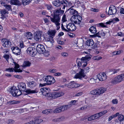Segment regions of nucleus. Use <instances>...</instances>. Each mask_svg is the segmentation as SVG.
<instances>
[{
	"mask_svg": "<svg viewBox=\"0 0 124 124\" xmlns=\"http://www.w3.org/2000/svg\"><path fill=\"white\" fill-rule=\"evenodd\" d=\"M21 90H19H19H18V92H17V93L16 94V96H18L22 94V92H21Z\"/></svg>",
	"mask_w": 124,
	"mask_h": 124,
	"instance_id": "nucleus-52",
	"label": "nucleus"
},
{
	"mask_svg": "<svg viewBox=\"0 0 124 124\" xmlns=\"http://www.w3.org/2000/svg\"><path fill=\"white\" fill-rule=\"evenodd\" d=\"M10 2L14 5H21V3L18 0H11Z\"/></svg>",
	"mask_w": 124,
	"mask_h": 124,
	"instance_id": "nucleus-22",
	"label": "nucleus"
},
{
	"mask_svg": "<svg viewBox=\"0 0 124 124\" xmlns=\"http://www.w3.org/2000/svg\"><path fill=\"white\" fill-rule=\"evenodd\" d=\"M42 32L40 31H38L35 33L34 37L37 41H40L41 40V35Z\"/></svg>",
	"mask_w": 124,
	"mask_h": 124,
	"instance_id": "nucleus-11",
	"label": "nucleus"
},
{
	"mask_svg": "<svg viewBox=\"0 0 124 124\" xmlns=\"http://www.w3.org/2000/svg\"><path fill=\"white\" fill-rule=\"evenodd\" d=\"M5 8L8 11L12 10L11 6L10 5L7 4L6 6H5Z\"/></svg>",
	"mask_w": 124,
	"mask_h": 124,
	"instance_id": "nucleus-39",
	"label": "nucleus"
},
{
	"mask_svg": "<svg viewBox=\"0 0 124 124\" xmlns=\"http://www.w3.org/2000/svg\"><path fill=\"white\" fill-rule=\"evenodd\" d=\"M76 101L75 100L71 101L69 103V104H70L69 105V107H70V105H75L76 102Z\"/></svg>",
	"mask_w": 124,
	"mask_h": 124,
	"instance_id": "nucleus-41",
	"label": "nucleus"
},
{
	"mask_svg": "<svg viewBox=\"0 0 124 124\" xmlns=\"http://www.w3.org/2000/svg\"><path fill=\"white\" fill-rule=\"evenodd\" d=\"M69 3L66 0H62V6H63V8L64 9L66 7H67Z\"/></svg>",
	"mask_w": 124,
	"mask_h": 124,
	"instance_id": "nucleus-35",
	"label": "nucleus"
},
{
	"mask_svg": "<svg viewBox=\"0 0 124 124\" xmlns=\"http://www.w3.org/2000/svg\"><path fill=\"white\" fill-rule=\"evenodd\" d=\"M95 115L96 117L95 118H96V119L102 116L100 112L96 114H95Z\"/></svg>",
	"mask_w": 124,
	"mask_h": 124,
	"instance_id": "nucleus-43",
	"label": "nucleus"
},
{
	"mask_svg": "<svg viewBox=\"0 0 124 124\" xmlns=\"http://www.w3.org/2000/svg\"><path fill=\"white\" fill-rule=\"evenodd\" d=\"M40 81L39 86L42 87L53 84L55 81L53 77L48 75L43 77L42 79L40 80Z\"/></svg>",
	"mask_w": 124,
	"mask_h": 124,
	"instance_id": "nucleus-3",
	"label": "nucleus"
},
{
	"mask_svg": "<svg viewBox=\"0 0 124 124\" xmlns=\"http://www.w3.org/2000/svg\"><path fill=\"white\" fill-rule=\"evenodd\" d=\"M91 10L94 12H98L99 11V10L95 8H91Z\"/></svg>",
	"mask_w": 124,
	"mask_h": 124,
	"instance_id": "nucleus-58",
	"label": "nucleus"
},
{
	"mask_svg": "<svg viewBox=\"0 0 124 124\" xmlns=\"http://www.w3.org/2000/svg\"><path fill=\"white\" fill-rule=\"evenodd\" d=\"M99 24L101 27H105L106 26L105 25H104V24L103 23H100Z\"/></svg>",
	"mask_w": 124,
	"mask_h": 124,
	"instance_id": "nucleus-63",
	"label": "nucleus"
},
{
	"mask_svg": "<svg viewBox=\"0 0 124 124\" xmlns=\"http://www.w3.org/2000/svg\"><path fill=\"white\" fill-rule=\"evenodd\" d=\"M31 63L29 61H24L23 64V67H29L30 66Z\"/></svg>",
	"mask_w": 124,
	"mask_h": 124,
	"instance_id": "nucleus-28",
	"label": "nucleus"
},
{
	"mask_svg": "<svg viewBox=\"0 0 124 124\" xmlns=\"http://www.w3.org/2000/svg\"><path fill=\"white\" fill-rule=\"evenodd\" d=\"M26 35L28 39L31 40L32 38L33 35L32 33L31 32H26Z\"/></svg>",
	"mask_w": 124,
	"mask_h": 124,
	"instance_id": "nucleus-27",
	"label": "nucleus"
},
{
	"mask_svg": "<svg viewBox=\"0 0 124 124\" xmlns=\"http://www.w3.org/2000/svg\"><path fill=\"white\" fill-rule=\"evenodd\" d=\"M91 58L90 54H88L85 57H82L81 59H77V66L79 67L81 66L82 68L85 67L87 64V62Z\"/></svg>",
	"mask_w": 124,
	"mask_h": 124,
	"instance_id": "nucleus-4",
	"label": "nucleus"
},
{
	"mask_svg": "<svg viewBox=\"0 0 124 124\" xmlns=\"http://www.w3.org/2000/svg\"><path fill=\"white\" fill-rule=\"evenodd\" d=\"M69 107V105H66L62 106V111L67 110L68 107Z\"/></svg>",
	"mask_w": 124,
	"mask_h": 124,
	"instance_id": "nucleus-46",
	"label": "nucleus"
},
{
	"mask_svg": "<svg viewBox=\"0 0 124 124\" xmlns=\"http://www.w3.org/2000/svg\"><path fill=\"white\" fill-rule=\"evenodd\" d=\"M83 94L82 92H79L78 93L76 94L75 96H78L81 95Z\"/></svg>",
	"mask_w": 124,
	"mask_h": 124,
	"instance_id": "nucleus-51",
	"label": "nucleus"
},
{
	"mask_svg": "<svg viewBox=\"0 0 124 124\" xmlns=\"http://www.w3.org/2000/svg\"><path fill=\"white\" fill-rule=\"evenodd\" d=\"M74 82L73 81L71 83H69L68 84H65L64 85H62V87H64L65 86H66L68 88H73V83Z\"/></svg>",
	"mask_w": 124,
	"mask_h": 124,
	"instance_id": "nucleus-29",
	"label": "nucleus"
},
{
	"mask_svg": "<svg viewBox=\"0 0 124 124\" xmlns=\"http://www.w3.org/2000/svg\"><path fill=\"white\" fill-rule=\"evenodd\" d=\"M54 75L55 76H59L61 75V73L59 72L55 73H54Z\"/></svg>",
	"mask_w": 124,
	"mask_h": 124,
	"instance_id": "nucleus-61",
	"label": "nucleus"
},
{
	"mask_svg": "<svg viewBox=\"0 0 124 124\" xmlns=\"http://www.w3.org/2000/svg\"><path fill=\"white\" fill-rule=\"evenodd\" d=\"M94 43L92 39L87 40L86 41V44L88 46H92L94 45Z\"/></svg>",
	"mask_w": 124,
	"mask_h": 124,
	"instance_id": "nucleus-19",
	"label": "nucleus"
},
{
	"mask_svg": "<svg viewBox=\"0 0 124 124\" xmlns=\"http://www.w3.org/2000/svg\"><path fill=\"white\" fill-rule=\"evenodd\" d=\"M112 19L113 22H114L115 21V22H118L119 21V19L117 17L115 18Z\"/></svg>",
	"mask_w": 124,
	"mask_h": 124,
	"instance_id": "nucleus-59",
	"label": "nucleus"
},
{
	"mask_svg": "<svg viewBox=\"0 0 124 124\" xmlns=\"http://www.w3.org/2000/svg\"><path fill=\"white\" fill-rule=\"evenodd\" d=\"M28 54L31 56H33L35 52L36 51L35 48L32 47H29L26 50Z\"/></svg>",
	"mask_w": 124,
	"mask_h": 124,
	"instance_id": "nucleus-13",
	"label": "nucleus"
},
{
	"mask_svg": "<svg viewBox=\"0 0 124 124\" xmlns=\"http://www.w3.org/2000/svg\"><path fill=\"white\" fill-rule=\"evenodd\" d=\"M38 91L37 89L34 90H31L30 89H27L24 92L23 94L25 95H27L30 93H37Z\"/></svg>",
	"mask_w": 124,
	"mask_h": 124,
	"instance_id": "nucleus-18",
	"label": "nucleus"
},
{
	"mask_svg": "<svg viewBox=\"0 0 124 124\" xmlns=\"http://www.w3.org/2000/svg\"><path fill=\"white\" fill-rule=\"evenodd\" d=\"M68 56V54L66 53H64L62 54V56L67 57Z\"/></svg>",
	"mask_w": 124,
	"mask_h": 124,
	"instance_id": "nucleus-62",
	"label": "nucleus"
},
{
	"mask_svg": "<svg viewBox=\"0 0 124 124\" xmlns=\"http://www.w3.org/2000/svg\"><path fill=\"white\" fill-rule=\"evenodd\" d=\"M97 77L99 80L101 81H104L107 78V76L105 73H100L97 75Z\"/></svg>",
	"mask_w": 124,
	"mask_h": 124,
	"instance_id": "nucleus-14",
	"label": "nucleus"
},
{
	"mask_svg": "<svg viewBox=\"0 0 124 124\" xmlns=\"http://www.w3.org/2000/svg\"><path fill=\"white\" fill-rule=\"evenodd\" d=\"M102 58L101 57H98L97 56L94 57H93V59L95 60H99Z\"/></svg>",
	"mask_w": 124,
	"mask_h": 124,
	"instance_id": "nucleus-45",
	"label": "nucleus"
},
{
	"mask_svg": "<svg viewBox=\"0 0 124 124\" xmlns=\"http://www.w3.org/2000/svg\"><path fill=\"white\" fill-rule=\"evenodd\" d=\"M18 87L19 90L23 91H24L26 88L25 84L23 82L19 83L18 85Z\"/></svg>",
	"mask_w": 124,
	"mask_h": 124,
	"instance_id": "nucleus-17",
	"label": "nucleus"
},
{
	"mask_svg": "<svg viewBox=\"0 0 124 124\" xmlns=\"http://www.w3.org/2000/svg\"><path fill=\"white\" fill-rule=\"evenodd\" d=\"M80 85L78 84H76L75 83H73V86L74 87H79Z\"/></svg>",
	"mask_w": 124,
	"mask_h": 124,
	"instance_id": "nucleus-48",
	"label": "nucleus"
},
{
	"mask_svg": "<svg viewBox=\"0 0 124 124\" xmlns=\"http://www.w3.org/2000/svg\"><path fill=\"white\" fill-rule=\"evenodd\" d=\"M112 103L113 104H116L118 103V100L116 99H114L112 101Z\"/></svg>",
	"mask_w": 124,
	"mask_h": 124,
	"instance_id": "nucleus-50",
	"label": "nucleus"
},
{
	"mask_svg": "<svg viewBox=\"0 0 124 124\" xmlns=\"http://www.w3.org/2000/svg\"><path fill=\"white\" fill-rule=\"evenodd\" d=\"M45 5L47 9L48 10H50L52 8V6L51 5L46 4Z\"/></svg>",
	"mask_w": 124,
	"mask_h": 124,
	"instance_id": "nucleus-42",
	"label": "nucleus"
},
{
	"mask_svg": "<svg viewBox=\"0 0 124 124\" xmlns=\"http://www.w3.org/2000/svg\"><path fill=\"white\" fill-rule=\"evenodd\" d=\"M120 13L121 14H124V8H120Z\"/></svg>",
	"mask_w": 124,
	"mask_h": 124,
	"instance_id": "nucleus-57",
	"label": "nucleus"
},
{
	"mask_svg": "<svg viewBox=\"0 0 124 124\" xmlns=\"http://www.w3.org/2000/svg\"><path fill=\"white\" fill-rule=\"evenodd\" d=\"M0 13L2 16H4L5 14H8V11L6 9L1 10L0 11Z\"/></svg>",
	"mask_w": 124,
	"mask_h": 124,
	"instance_id": "nucleus-33",
	"label": "nucleus"
},
{
	"mask_svg": "<svg viewBox=\"0 0 124 124\" xmlns=\"http://www.w3.org/2000/svg\"><path fill=\"white\" fill-rule=\"evenodd\" d=\"M106 88L101 87L99 89H96L91 91L90 93L93 95H100L104 93L106 91Z\"/></svg>",
	"mask_w": 124,
	"mask_h": 124,
	"instance_id": "nucleus-7",
	"label": "nucleus"
},
{
	"mask_svg": "<svg viewBox=\"0 0 124 124\" xmlns=\"http://www.w3.org/2000/svg\"><path fill=\"white\" fill-rule=\"evenodd\" d=\"M32 0H22V2L24 5H25L31 2Z\"/></svg>",
	"mask_w": 124,
	"mask_h": 124,
	"instance_id": "nucleus-34",
	"label": "nucleus"
},
{
	"mask_svg": "<svg viewBox=\"0 0 124 124\" xmlns=\"http://www.w3.org/2000/svg\"><path fill=\"white\" fill-rule=\"evenodd\" d=\"M28 86L30 88H32L34 87L36 85V84L34 81L29 82L27 83Z\"/></svg>",
	"mask_w": 124,
	"mask_h": 124,
	"instance_id": "nucleus-23",
	"label": "nucleus"
},
{
	"mask_svg": "<svg viewBox=\"0 0 124 124\" xmlns=\"http://www.w3.org/2000/svg\"><path fill=\"white\" fill-rule=\"evenodd\" d=\"M62 109V107H60L54 110L53 112L54 113H57L61 112Z\"/></svg>",
	"mask_w": 124,
	"mask_h": 124,
	"instance_id": "nucleus-32",
	"label": "nucleus"
},
{
	"mask_svg": "<svg viewBox=\"0 0 124 124\" xmlns=\"http://www.w3.org/2000/svg\"><path fill=\"white\" fill-rule=\"evenodd\" d=\"M53 111L50 109L45 110L42 111V113L44 114H47L49 113H52Z\"/></svg>",
	"mask_w": 124,
	"mask_h": 124,
	"instance_id": "nucleus-30",
	"label": "nucleus"
},
{
	"mask_svg": "<svg viewBox=\"0 0 124 124\" xmlns=\"http://www.w3.org/2000/svg\"><path fill=\"white\" fill-rule=\"evenodd\" d=\"M62 23L65 22L67 21L66 18V15L65 14L64 15L62 16Z\"/></svg>",
	"mask_w": 124,
	"mask_h": 124,
	"instance_id": "nucleus-54",
	"label": "nucleus"
},
{
	"mask_svg": "<svg viewBox=\"0 0 124 124\" xmlns=\"http://www.w3.org/2000/svg\"><path fill=\"white\" fill-rule=\"evenodd\" d=\"M120 51L115 52L113 53V54L114 55L119 54H120Z\"/></svg>",
	"mask_w": 124,
	"mask_h": 124,
	"instance_id": "nucleus-53",
	"label": "nucleus"
},
{
	"mask_svg": "<svg viewBox=\"0 0 124 124\" xmlns=\"http://www.w3.org/2000/svg\"><path fill=\"white\" fill-rule=\"evenodd\" d=\"M62 13V11L61 10V8L59 9H58L55 10L54 12V16L53 18L49 16H47L49 17V19L53 23H54L57 28V30H58L60 28V24L59 22L60 21V16Z\"/></svg>",
	"mask_w": 124,
	"mask_h": 124,
	"instance_id": "nucleus-1",
	"label": "nucleus"
},
{
	"mask_svg": "<svg viewBox=\"0 0 124 124\" xmlns=\"http://www.w3.org/2000/svg\"><path fill=\"white\" fill-rule=\"evenodd\" d=\"M29 124H35V121H32L28 122Z\"/></svg>",
	"mask_w": 124,
	"mask_h": 124,
	"instance_id": "nucleus-64",
	"label": "nucleus"
},
{
	"mask_svg": "<svg viewBox=\"0 0 124 124\" xmlns=\"http://www.w3.org/2000/svg\"><path fill=\"white\" fill-rule=\"evenodd\" d=\"M10 93L12 95L14 96H16V95L17 92H18V90L16 89L14 87L11 88Z\"/></svg>",
	"mask_w": 124,
	"mask_h": 124,
	"instance_id": "nucleus-20",
	"label": "nucleus"
},
{
	"mask_svg": "<svg viewBox=\"0 0 124 124\" xmlns=\"http://www.w3.org/2000/svg\"><path fill=\"white\" fill-rule=\"evenodd\" d=\"M13 63L15 65L14 68L15 69H14L12 68H11L7 69L6 70H20V69H17L19 67V66L18 64L14 61Z\"/></svg>",
	"mask_w": 124,
	"mask_h": 124,
	"instance_id": "nucleus-24",
	"label": "nucleus"
},
{
	"mask_svg": "<svg viewBox=\"0 0 124 124\" xmlns=\"http://www.w3.org/2000/svg\"><path fill=\"white\" fill-rule=\"evenodd\" d=\"M118 119L120 122L123 121L124 120V116L122 115H119L118 116Z\"/></svg>",
	"mask_w": 124,
	"mask_h": 124,
	"instance_id": "nucleus-37",
	"label": "nucleus"
},
{
	"mask_svg": "<svg viewBox=\"0 0 124 124\" xmlns=\"http://www.w3.org/2000/svg\"><path fill=\"white\" fill-rule=\"evenodd\" d=\"M69 10H70V13L71 15H72L73 16H77L78 13L76 10L71 8L69 9Z\"/></svg>",
	"mask_w": 124,
	"mask_h": 124,
	"instance_id": "nucleus-21",
	"label": "nucleus"
},
{
	"mask_svg": "<svg viewBox=\"0 0 124 124\" xmlns=\"http://www.w3.org/2000/svg\"><path fill=\"white\" fill-rule=\"evenodd\" d=\"M89 31L92 33L95 34L96 32V30L95 27L92 26L89 29Z\"/></svg>",
	"mask_w": 124,
	"mask_h": 124,
	"instance_id": "nucleus-31",
	"label": "nucleus"
},
{
	"mask_svg": "<svg viewBox=\"0 0 124 124\" xmlns=\"http://www.w3.org/2000/svg\"><path fill=\"white\" fill-rule=\"evenodd\" d=\"M123 80H124V73L117 76L111 80V83L113 84H116Z\"/></svg>",
	"mask_w": 124,
	"mask_h": 124,
	"instance_id": "nucleus-6",
	"label": "nucleus"
},
{
	"mask_svg": "<svg viewBox=\"0 0 124 124\" xmlns=\"http://www.w3.org/2000/svg\"><path fill=\"white\" fill-rule=\"evenodd\" d=\"M0 4L4 6V7H5V6H6L7 4L5 2L3 1H1L0 2Z\"/></svg>",
	"mask_w": 124,
	"mask_h": 124,
	"instance_id": "nucleus-60",
	"label": "nucleus"
},
{
	"mask_svg": "<svg viewBox=\"0 0 124 124\" xmlns=\"http://www.w3.org/2000/svg\"><path fill=\"white\" fill-rule=\"evenodd\" d=\"M116 12L115 7L113 5H111L109 8L108 14L109 15H114Z\"/></svg>",
	"mask_w": 124,
	"mask_h": 124,
	"instance_id": "nucleus-12",
	"label": "nucleus"
},
{
	"mask_svg": "<svg viewBox=\"0 0 124 124\" xmlns=\"http://www.w3.org/2000/svg\"><path fill=\"white\" fill-rule=\"evenodd\" d=\"M66 27L67 30L64 28L62 24V30L67 32L70 31H75L76 29L75 25L74 24L71 23H69L68 25L67 24Z\"/></svg>",
	"mask_w": 124,
	"mask_h": 124,
	"instance_id": "nucleus-9",
	"label": "nucleus"
},
{
	"mask_svg": "<svg viewBox=\"0 0 124 124\" xmlns=\"http://www.w3.org/2000/svg\"><path fill=\"white\" fill-rule=\"evenodd\" d=\"M13 53L16 55H19L21 54V50L17 47H13L11 48Z\"/></svg>",
	"mask_w": 124,
	"mask_h": 124,
	"instance_id": "nucleus-15",
	"label": "nucleus"
},
{
	"mask_svg": "<svg viewBox=\"0 0 124 124\" xmlns=\"http://www.w3.org/2000/svg\"><path fill=\"white\" fill-rule=\"evenodd\" d=\"M71 20L73 24H75L77 19L76 16H73L71 18Z\"/></svg>",
	"mask_w": 124,
	"mask_h": 124,
	"instance_id": "nucleus-36",
	"label": "nucleus"
},
{
	"mask_svg": "<svg viewBox=\"0 0 124 124\" xmlns=\"http://www.w3.org/2000/svg\"><path fill=\"white\" fill-rule=\"evenodd\" d=\"M27 110L26 109L24 108V109H22L19 110V112L20 113H23V112H25V111H26Z\"/></svg>",
	"mask_w": 124,
	"mask_h": 124,
	"instance_id": "nucleus-56",
	"label": "nucleus"
},
{
	"mask_svg": "<svg viewBox=\"0 0 124 124\" xmlns=\"http://www.w3.org/2000/svg\"><path fill=\"white\" fill-rule=\"evenodd\" d=\"M4 57L6 59L7 61H8L9 57V55L8 54H5V56H4Z\"/></svg>",
	"mask_w": 124,
	"mask_h": 124,
	"instance_id": "nucleus-55",
	"label": "nucleus"
},
{
	"mask_svg": "<svg viewBox=\"0 0 124 124\" xmlns=\"http://www.w3.org/2000/svg\"><path fill=\"white\" fill-rule=\"evenodd\" d=\"M8 103H9L11 104H15L17 103H19V102L18 101H10L8 102Z\"/></svg>",
	"mask_w": 124,
	"mask_h": 124,
	"instance_id": "nucleus-40",
	"label": "nucleus"
},
{
	"mask_svg": "<svg viewBox=\"0 0 124 124\" xmlns=\"http://www.w3.org/2000/svg\"><path fill=\"white\" fill-rule=\"evenodd\" d=\"M43 121V120L41 119H37L35 120V124H38L42 122Z\"/></svg>",
	"mask_w": 124,
	"mask_h": 124,
	"instance_id": "nucleus-38",
	"label": "nucleus"
},
{
	"mask_svg": "<svg viewBox=\"0 0 124 124\" xmlns=\"http://www.w3.org/2000/svg\"><path fill=\"white\" fill-rule=\"evenodd\" d=\"M36 50L40 54H43L46 52V50L44 46L41 44L38 45Z\"/></svg>",
	"mask_w": 124,
	"mask_h": 124,
	"instance_id": "nucleus-10",
	"label": "nucleus"
},
{
	"mask_svg": "<svg viewBox=\"0 0 124 124\" xmlns=\"http://www.w3.org/2000/svg\"><path fill=\"white\" fill-rule=\"evenodd\" d=\"M3 46L4 47H10L11 45V42L6 39H4L3 41Z\"/></svg>",
	"mask_w": 124,
	"mask_h": 124,
	"instance_id": "nucleus-16",
	"label": "nucleus"
},
{
	"mask_svg": "<svg viewBox=\"0 0 124 124\" xmlns=\"http://www.w3.org/2000/svg\"><path fill=\"white\" fill-rule=\"evenodd\" d=\"M53 4L54 6L58 7L62 4V3L59 0H56L53 2Z\"/></svg>",
	"mask_w": 124,
	"mask_h": 124,
	"instance_id": "nucleus-25",
	"label": "nucleus"
},
{
	"mask_svg": "<svg viewBox=\"0 0 124 124\" xmlns=\"http://www.w3.org/2000/svg\"><path fill=\"white\" fill-rule=\"evenodd\" d=\"M15 121L14 120L11 119H9L8 122V124H13Z\"/></svg>",
	"mask_w": 124,
	"mask_h": 124,
	"instance_id": "nucleus-44",
	"label": "nucleus"
},
{
	"mask_svg": "<svg viewBox=\"0 0 124 124\" xmlns=\"http://www.w3.org/2000/svg\"><path fill=\"white\" fill-rule=\"evenodd\" d=\"M74 77L75 78H78L81 80L83 78L86 79L87 76L86 73L85 72L84 70H80L75 75Z\"/></svg>",
	"mask_w": 124,
	"mask_h": 124,
	"instance_id": "nucleus-8",
	"label": "nucleus"
},
{
	"mask_svg": "<svg viewBox=\"0 0 124 124\" xmlns=\"http://www.w3.org/2000/svg\"><path fill=\"white\" fill-rule=\"evenodd\" d=\"M49 90L46 88H43L41 89V91L42 94L45 96L46 99L49 100H52L61 96V93H49Z\"/></svg>",
	"mask_w": 124,
	"mask_h": 124,
	"instance_id": "nucleus-2",
	"label": "nucleus"
},
{
	"mask_svg": "<svg viewBox=\"0 0 124 124\" xmlns=\"http://www.w3.org/2000/svg\"><path fill=\"white\" fill-rule=\"evenodd\" d=\"M56 32L55 30H49L47 33L48 35H47L45 36L44 37L45 39L48 41H50L51 43L53 42V37L55 36Z\"/></svg>",
	"mask_w": 124,
	"mask_h": 124,
	"instance_id": "nucleus-5",
	"label": "nucleus"
},
{
	"mask_svg": "<svg viewBox=\"0 0 124 124\" xmlns=\"http://www.w3.org/2000/svg\"><path fill=\"white\" fill-rule=\"evenodd\" d=\"M109 72L111 74H115L117 73V71L116 70H110Z\"/></svg>",
	"mask_w": 124,
	"mask_h": 124,
	"instance_id": "nucleus-47",
	"label": "nucleus"
},
{
	"mask_svg": "<svg viewBox=\"0 0 124 124\" xmlns=\"http://www.w3.org/2000/svg\"><path fill=\"white\" fill-rule=\"evenodd\" d=\"M77 20H76L75 24H79L80 23L82 18V17L79 15L76 16Z\"/></svg>",
	"mask_w": 124,
	"mask_h": 124,
	"instance_id": "nucleus-26",
	"label": "nucleus"
},
{
	"mask_svg": "<svg viewBox=\"0 0 124 124\" xmlns=\"http://www.w3.org/2000/svg\"><path fill=\"white\" fill-rule=\"evenodd\" d=\"M100 112L102 116L106 113L107 112V110H104Z\"/></svg>",
	"mask_w": 124,
	"mask_h": 124,
	"instance_id": "nucleus-49",
	"label": "nucleus"
}]
</instances>
